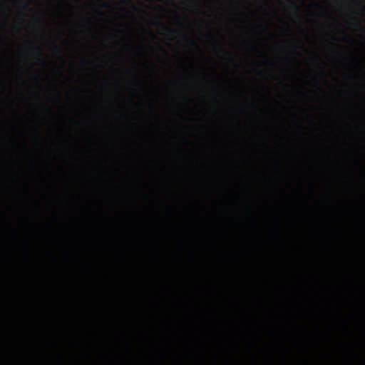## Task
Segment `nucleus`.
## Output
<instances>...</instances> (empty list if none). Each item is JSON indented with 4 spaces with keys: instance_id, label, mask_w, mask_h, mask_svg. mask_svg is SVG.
Listing matches in <instances>:
<instances>
[{
    "instance_id": "obj_6",
    "label": "nucleus",
    "mask_w": 365,
    "mask_h": 365,
    "mask_svg": "<svg viewBox=\"0 0 365 365\" xmlns=\"http://www.w3.org/2000/svg\"><path fill=\"white\" fill-rule=\"evenodd\" d=\"M192 44L195 45V46L196 45L195 41L192 42Z\"/></svg>"
},
{
    "instance_id": "obj_3",
    "label": "nucleus",
    "mask_w": 365,
    "mask_h": 365,
    "mask_svg": "<svg viewBox=\"0 0 365 365\" xmlns=\"http://www.w3.org/2000/svg\"><path fill=\"white\" fill-rule=\"evenodd\" d=\"M30 51H31V52H36V54H38V56H41V48H39L38 47L31 46L30 47Z\"/></svg>"
},
{
    "instance_id": "obj_5",
    "label": "nucleus",
    "mask_w": 365,
    "mask_h": 365,
    "mask_svg": "<svg viewBox=\"0 0 365 365\" xmlns=\"http://www.w3.org/2000/svg\"><path fill=\"white\" fill-rule=\"evenodd\" d=\"M222 51H224V52L226 53V54H227V51H225L224 49H222Z\"/></svg>"
},
{
    "instance_id": "obj_2",
    "label": "nucleus",
    "mask_w": 365,
    "mask_h": 365,
    "mask_svg": "<svg viewBox=\"0 0 365 365\" xmlns=\"http://www.w3.org/2000/svg\"><path fill=\"white\" fill-rule=\"evenodd\" d=\"M289 4H290V6H292V9H294V12H296L297 18L300 19V15L297 13V10L299 9V8H297V5L294 3V1H291V2H289Z\"/></svg>"
},
{
    "instance_id": "obj_1",
    "label": "nucleus",
    "mask_w": 365,
    "mask_h": 365,
    "mask_svg": "<svg viewBox=\"0 0 365 365\" xmlns=\"http://www.w3.org/2000/svg\"><path fill=\"white\" fill-rule=\"evenodd\" d=\"M158 26H160V28L163 29L164 31H165L166 32L169 33V34H175L176 33V31L175 30H173V29H170V28L167 27V26H165L162 23L160 22H158L157 23Z\"/></svg>"
},
{
    "instance_id": "obj_4",
    "label": "nucleus",
    "mask_w": 365,
    "mask_h": 365,
    "mask_svg": "<svg viewBox=\"0 0 365 365\" xmlns=\"http://www.w3.org/2000/svg\"><path fill=\"white\" fill-rule=\"evenodd\" d=\"M108 6V4H106V3H104L103 6Z\"/></svg>"
}]
</instances>
